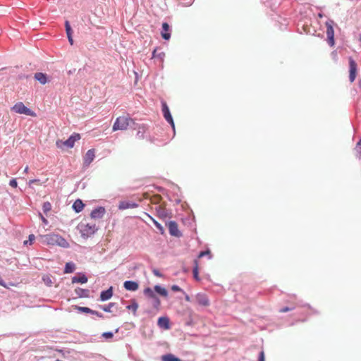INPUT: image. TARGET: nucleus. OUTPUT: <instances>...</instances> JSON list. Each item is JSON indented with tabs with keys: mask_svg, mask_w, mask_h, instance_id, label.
I'll return each mask as SVG.
<instances>
[{
	"mask_svg": "<svg viewBox=\"0 0 361 361\" xmlns=\"http://www.w3.org/2000/svg\"><path fill=\"white\" fill-rule=\"evenodd\" d=\"M170 27L169 25L167 23H162V31H161V37L166 39L169 40L171 37V33H170Z\"/></svg>",
	"mask_w": 361,
	"mask_h": 361,
	"instance_id": "nucleus-14",
	"label": "nucleus"
},
{
	"mask_svg": "<svg viewBox=\"0 0 361 361\" xmlns=\"http://www.w3.org/2000/svg\"><path fill=\"white\" fill-rule=\"evenodd\" d=\"M326 36L329 37H334V27L331 25V22H326Z\"/></svg>",
	"mask_w": 361,
	"mask_h": 361,
	"instance_id": "nucleus-20",
	"label": "nucleus"
},
{
	"mask_svg": "<svg viewBox=\"0 0 361 361\" xmlns=\"http://www.w3.org/2000/svg\"><path fill=\"white\" fill-rule=\"evenodd\" d=\"M35 239V235H33V234H30V235H29V237H28V240H25V241L23 242V244H24L25 245H27V244H29V245H32V244L33 243V242H34Z\"/></svg>",
	"mask_w": 361,
	"mask_h": 361,
	"instance_id": "nucleus-31",
	"label": "nucleus"
},
{
	"mask_svg": "<svg viewBox=\"0 0 361 361\" xmlns=\"http://www.w3.org/2000/svg\"><path fill=\"white\" fill-rule=\"evenodd\" d=\"M127 308L128 310H132L133 312V313L135 314L137 310V308H138V305L136 302L133 301L131 305L127 306Z\"/></svg>",
	"mask_w": 361,
	"mask_h": 361,
	"instance_id": "nucleus-28",
	"label": "nucleus"
},
{
	"mask_svg": "<svg viewBox=\"0 0 361 361\" xmlns=\"http://www.w3.org/2000/svg\"><path fill=\"white\" fill-rule=\"evenodd\" d=\"M33 183H37L38 185H42V183H40V180H39V179L30 180L29 182H28L29 186H31Z\"/></svg>",
	"mask_w": 361,
	"mask_h": 361,
	"instance_id": "nucleus-36",
	"label": "nucleus"
},
{
	"mask_svg": "<svg viewBox=\"0 0 361 361\" xmlns=\"http://www.w3.org/2000/svg\"><path fill=\"white\" fill-rule=\"evenodd\" d=\"M168 228L169 233L176 237H180L181 236V233L180 232L178 229V224L176 221H169L168 224Z\"/></svg>",
	"mask_w": 361,
	"mask_h": 361,
	"instance_id": "nucleus-7",
	"label": "nucleus"
},
{
	"mask_svg": "<svg viewBox=\"0 0 361 361\" xmlns=\"http://www.w3.org/2000/svg\"><path fill=\"white\" fill-rule=\"evenodd\" d=\"M87 281V278L82 275L81 276H74L72 279V282L74 283H85Z\"/></svg>",
	"mask_w": 361,
	"mask_h": 361,
	"instance_id": "nucleus-24",
	"label": "nucleus"
},
{
	"mask_svg": "<svg viewBox=\"0 0 361 361\" xmlns=\"http://www.w3.org/2000/svg\"><path fill=\"white\" fill-rule=\"evenodd\" d=\"M319 18H322V15L321 13L319 14Z\"/></svg>",
	"mask_w": 361,
	"mask_h": 361,
	"instance_id": "nucleus-52",
	"label": "nucleus"
},
{
	"mask_svg": "<svg viewBox=\"0 0 361 361\" xmlns=\"http://www.w3.org/2000/svg\"><path fill=\"white\" fill-rule=\"evenodd\" d=\"M152 300H153V302H152L153 307L156 310H159L160 305H161V301H160L159 298L156 295V298H153Z\"/></svg>",
	"mask_w": 361,
	"mask_h": 361,
	"instance_id": "nucleus-29",
	"label": "nucleus"
},
{
	"mask_svg": "<svg viewBox=\"0 0 361 361\" xmlns=\"http://www.w3.org/2000/svg\"><path fill=\"white\" fill-rule=\"evenodd\" d=\"M51 205L50 202H44V204L42 205V209L44 213H47L48 212H49L51 210Z\"/></svg>",
	"mask_w": 361,
	"mask_h": 361,
	"instance_id": "nucleus-30",
	"label": "nucleus"
},
{
	"mask_svg": "<svg viewBox=\"0 0 361 361\" xmlns=\"http://www.w3.org/2000/svg\"><path fill=\"white\" fill-rule=\"evenodd\" d=\"M356 149L357 150H359L360 154H361V139L357 143Z\"/></svg>",
	"mask_w": 361,
	"mask_h": 361,
	"instance_id": "nucleus-47",
	"label": "nucleus"
},
{
	"mask_svg": "<svg viewBox=\"0 0 361 361\" xmlns=\"http://www.w3.org/2000/svg\"><path fill=\"white\" fill-rule=\"evenodd\" d=\"M155 51H156V50H154V51H153V56H154Z\"/></svg>",
	"mask_w": 361,
	"mask_h": 361,
	"instance_id": "nucleus-53",
	"label": "nucleus"
},
{
	"mask_svg": "<svg viewBox=\"0 0 361 361\" xmlns=\"http://www.w3.org/2000/svg\"><path fill=\"white\" fill-rule=\"evenodd\" d=\"M67 37H68V41H69L70 44L72 45L73 44V37H72V35H67Z\"/></svg>",
	"mask_w": 361,
	"mask_h": 361,
	"instance_id": "nucleus-48",
	"label": "nucleus"
},
{
	"mask_svg": "<svg viewBox=\"0 0 361 361\" xmlns=\"http://www.w3.org/2000/svg\"><path fill=\"white\" fill-rule=\"evenodd\" d=\"M35 78L41 84L44 85L47 82V75L42 73H37L35 74Z\"/></svg>",
	"mask_w": 361,
	"mask_h": 361,
	"instance_id": "nucleus-18",
	"label": "nucleus"
},
{
	"mask_svg": "<svg viewBox=\"0 0 361 361\" xmlns=\"http://www.w3.org/2000/svg\"><path fill=\"white\" fill-rule=\"evenodd\" d=\"M206 255H208L209 257L211 258V257H212L211 252L209 250L202 251L199 254L198 257L201 258Z\"/></svg>",
	"mask_w": 361,
	"mask_h": 361,
	"instance_id": "nucleus-35",
	"label": "nucleus"
},
{
	"mask_svg": "<svg viewBox=\"0 0 361 361\" xmlns=\"http://www.w3.org/2000/svg\"><path fill=\"white\" fill-rule=\"evenodd\" d=\"M162 112L164 118L171 125L172 128H174V122L173 118L170 113L169 109L165 102L162 103Z\"/></svg>",
	"mask_w": 361,
	"mask_h": 361,
	"instance_id": "nucleus-8",
	"label": "nucleus"
},
{
	"mask_svg": "<svg viewBox=\"0 0 361 361\" xmlns=\"http://www.w3.org/2000/svg\"><path fill=\"white\" fill-rule=\"evenodd\" d=\"M113 333L111 332H104L102 334V336L106 339L111 338L113 337Z\"/></svg>",
	"mask_w": 361,
	"mask_h": 361,
	"instance_id": "nucleus-37",
	"label": "nucleus"
},
{
	"mask_svg": "<svg viewBox=\"0 0 361 361\" xmlns=\"http://www.w3.org/2000/svg\"><path fill=\"white\" fill-rule=\"evenodd\" d=\"M95 157V151L94 149H89L84 157V164L89 166Z\"/></svg>",
	"mask_w": 361,
	"mask_h": 361,
	"instance_id": "nucleus-11",
	"label": "nucleus"
},
{
	"mask_svg": "<svg viewBox=\"0 0 361 361\" xmlns=\"http://www.w3.org/2000/svg\"><path fill=\"white\" fill-rule=\"evenodd\" d=\"M39 216L41 220L42 221V222L44 224H48L47 219L41 213H39Z\"/></svg>",
	"mask_w": 361,
	"mask_h": 361,
	"instance_id": "nucleus-44",
	"label": "nucleus"
},
{
	"mask_svg": "<svg viewBox=\"0 0 361 361\" xmlns=\"http://www.w3.org/2000/svg\"><path fill=\"white\" fill-rule=\"evenodd\" d=\"M105 214L104 207H99L93 209L90 214V216L93 219H101Z\"/></svg>",
	"mask_w": 361,
	"mask_h": 361,
	"instance_id": "nucleus-10",
	"label": "nucleus"
},
{
	"mask_svg": "<svg viewBox=\"0 0 361 361\" xmlns=\"http://www.w3.org/2000/svg\"><path fill=\"white\" fill-rule=\"evenodd\" d=\"M138 207V204L135 202H129L126 201H122L119 202L118 209L121 210L127 209H133Z\"/></svg>",
	"mask_w": 361,
	"mask_h": 361,
	"instance_id": "nucleus-15",
	"label": "nucleus"
},
{
	"mask_svg": "<svg viewBox=\"0 0 361 361\" xmlns=\"http://www.w3.org/2000/svg\"><path fill=\"white\" fill-rule=\"evenodd\" d=\"M9 185L12 188H16L18 186L16 180L15 178L11 179L9 182Z\"/></svg>",
	"mask_w": 361,
	"mask_h": 361,
	"instance_id": "nucleus-39",
	"label": "nucleus"
},
{
	"mask_svg": "<svg viewBox=\"0 0 361 361\" xmlns=\"http://www.w3.org/2000/svg\"><path fill=\"white\" fill-rule=\"evenodd\" d=\"M29 171V166H26L25 168L24 169V173H27Z\"/></svg>",
	"mask_w": 361,
	"mask_h": 361,
	"instance_id": "nucleus-51",
	"label": "nucleus"
},
{
	"mask_svg": "<svg viewBox=\"0 0 361 361\" xmlns=\"http://www.w3.org/2000/svg\"><path fill=\"white\" fill-rule=\"evenodd\" d=\"M144 293L149 298H155L156 295L150 288H147L144 290Z\"/></svg>",
	"mask_w": 361,
	"mask_h": 361,
	"instance_id": "nucleus-26",
	"label": "nucleus"
},
{
	"mask_svg": "<svg viewBox=\"0 0 361 361\" xmlns=\"http://www.w3.org/2000/svg\"><path fill=\"white\" fill-rule=\"evenodd\" d=\"M357 63L352 57L349 58V79L353 82L356 78Z\"/></svg>",
	"mask_w": 361,
	"mask_h": 361,
	"instance_id": "nucleus-6",
	"label": "nucleus"
},
{
	"mask_svg": "<svg viewBox=\"0 0 361 361\" xmlns=\"http://www.w3.org/2000/svg\"><path fill=\"white\" fill-rule=\"evenodd\" d=\"M157 213L160 218H166L167 216V212L164 207L159 205L156 208Z\"/></svg>",
	"mask_w": 361,
	"mask_h": 361,
	"instance_id": "nucleus-19",
	"label": "nucleus"
},
{
	"mask_svg": "<svg viewBox=\"0 0 361 361\" xmlns=\"http://www.w3.org/2000/svg\"><path fill=\"white\" fill-rule=\"evenodd\" d=\"M75 266L72 262H67L65 266L64 273L69 274L73 273L75 270Z\"/></svg>",
	"mask_w": 361,
	"mask_h": 361,
	"instance_id": "nucleus-23",
	"label": "nucleus"
},
{
	"mask_svg": "<svg viewBox=\"0 0 361 361\" xmlns=\"http://www.w3.org/2000/svg\"><path fill=\"white\" fill-rule=\"evenodd\" d=\"M82 291H83V292H88L87 290H82Z\"/></svg>",
	"mask_w": 361,
	"mask_h": 361,
	"instance_id": "nucleus-54",
	"label": "nucleus"
},
{
	"mask_svg": "<svg viewBox=\"0 0 361 361\" xmlns=\"http://www.w3.org/2000/svg\"><path fill=\"white\" fill-rule=\"evenodd\" d=\"M171 290L173 291H181L182 290L181 288L179 286H176V285H173L171 286Z\"/></svg>",
	"mask_w": 361,
	"mask_h": 361,
	"instance_id": "nucleus-43",
	"label": "nucleus"
},
{
	"mask_svg": "<svg viewBox=\"0 0 361 361\" xmlns=\"http://www.w3.org/2000/svg\"><path fill=\"white\" fill-rule=\"evenodd\" d=\"M78 309L80 311H81L82 312H85V313H91V312H92V310H91L89 307H78Z\"/></svg>",
	"mask_w": 361,
	"mask_h": 361,
	"instance_id": "nucleus-34",
	"label": "nucleus"
},
{
	"mask_svg": "<svg viewBox=\"0 0 361 361\" xmlns=\"http://www.w3.org/2000/svg\"><path fill=\"white\" fill-rule=\"evenodd\" d=\"M0 285L4 286V287H6V284L4 283V280L1 279V277L0 276Z\"/></svg>",
	"mask_w": 361,
	"mask_h": 361,
	"instance_id": "nucleus-49",
	"label": "nucleus"
},
{
	"mask_svg": "<svg viewBox=\"0 0 361 361\" xmlns=\"http://www.w3.org/2000/svg\"><path fill=\"white\" fill-rule=\"evenodd\" d=\"M153 273L154 274V275H156L157 276H161L159 272L157 270H154Z\"/></svg>",
	"mask_w": 361,
	"mask_h": 361,
	"instance_id": "nucleus-50",
	"label": "nucleus"
},
{
	"mask_svg": "<svg viewBox=\"0 0 361 361\" xmlns=\"http://www.w3.org/2000/svg\"><path fill=\"white\" fill-rule=\"evenodd\" d=\"M78 228L80 231L81 235L85 238L91 236L97 231L96 224L94 222H90L87 220L82 221L78 224Z\"/></svg>",
	"mask_w": 361,
	"mask_h": 361,
	"instance_id": "nucleus-2",
	"label": "nucleus"
},
{
	"mask_svg": "<svg viewBox=\"0 0 361 361\" xmlns=\"http://www.w3.org/2000/svg\"><path fill=\"white\" fill-rule=\"evenodd\" d=\"M115 305L114 302H110L107 305L101 306V309L106 312H111V308Z\"/></svg>",
	"mask_w": 361,
	"mask_h": 361,
	"instance_id": "nucleus-27",
	"label": "nucleus"
},
{
	"mask_svg": "<svg viewBox=\"0 0 361 361\" xmlns=\"http://www.w3.org/2000/svg\"><path fill=\"white\" fill-rule=\"evenodd\" d=\"M196 302L202 306L207 307L209 305L208 297L204 293H198L195 296Z\"/></svg>",
	"mask_w": 361,
	"mask_h": 361,
	"instance_id": "nucleus-9",
	"label": "nucleus"
},
{
	"mask_svg": "<svg viewBox=\"0 0 361 361\" xmlns=\"http://www.w3.org/2000/svg\"><path fill=\"white\" fill-rule=\"evenodd\" d=\"M145 131V127L144 126H140L138 127L137 135L140 138L143 137V133Z\"/></svg>",
	"mask_w": 361,
	"mask_h": 361,
	"instance_id": "nucleus-32",
	"label": "nucleus"
},
{
	"mask_svg": "<svg viewBox=\"0 0 361 361\" xmlns=\"http://www.w3.org/2000/svg\"><path fill=\"white\" fill-rule=\"evenodd\" d=\"M161 361H181L172 354L164 355L161 357Z\"/></svg>",
	"mask_w": 361,
	"mask_h": 361,
	"instance_id": "nucleus-21",
	"label": "nucleus"
},
{
	"mask_svg": "<svg viewBox=\"0 0 361 361\" xmlns=\"http://www.w3.org/2000/svg\"><path fill=\"white\" fill-rule=\"evenodd\" d=\"M84 207L85 204L80 199L76 200L73 204V208L77 213L80 212L83 209Z\"/></svg>",
	"mask_w": 361,
	"mask_h": 361,
	"instance_id": "nucleus-17",
	"label": "nucleus"
},
{
	"mask_svg": "<svg viewBox=\"0 0 361 361\" xmlns=\"http://www.w3.org/2000/svg\"><path fill=\"white\" fill-rule=\"evenodd\" d=\"M124 288L130 291H135L138 289L139 285L137 282L133 281H126L123 283Z\"/></svg>",
	"mask_w": 361,
	"mask_h": 361,
	"instance_id": "nucleus-13",
	"label": "nucleus"
},
{
	"mask_svg": "<svg viewBox=\"0 0 361 361\" xmlns=\"http://www.w3.org/2000/svg\"><path fill=\"white\" fill-rule=\"evenodd\" d=\"M154 290L159 295L164 296V297H166L168 295L167 290L164 288H163L159 285H156L154 286Z\"/></svg>",
	"mask_w": 361,
	"mask_h": 361,
	"instance_id": "nucleus-22",
	"label": "nucleus"
},
{
	"mask_svg": "<svg viewBox=\"0 0 361 361\" xmlns=\"http://www.w3.org/2000/svg\"><path fill=\"white\" fill-rule=\"evenodd\" d=\"M258 361H264V353L263 351L259 353Z\"/></svg>",
	"mask_w": 361,
	"mask_h": 361,
	"instance_id": "nucleus-45",
	"label": "nucleus"
},
{
	"mask_svg": "<svg viewBox=\"0 0 361 361\" xmlns=\"http://www.w3.org/2000/svg\"><path fill=\"white\" fill-rule=\"evenodd\" d=\"M80 139V135L79 133H73L70 136V137L66 141H63L61 140H58L56 142V145L58 148L64 149L66 148H72L74 147L75 142Z\"/></svg>",
	"mask_w": 361,
	"mask_h": 361,
	"instance_id": "nucleus-4",
	"label": "nucleus"
},
{
	"mask_svg": "<svg viewBox=\"0 0 361 361\" xmlns=\"http://www.w3.org/2000/svg\"><path fill=\"white\" fill-rule=\"evenodd\" d=\"M157 324L160 328L165 330L170 329L169 319L166 317H161L158 319Z\"/></svg>",
	"mask_w": 361,
	"mask_h": 361,
	"instance_id": "nucleus-12",
	"label": "nucleus"
},
{
	"mask_svg": "<svg viewBox=\"0 0 361 361\" xmlns=\"http://www.w3.org/2000/svg\"><path fill=\"white\" fill-rule=\"evenodd\" d=\"M90 314H94V315H96V316H97V317H101V318H102V317H103L102 314H101V313H99V312L95 311V310H92V312H91Z\"/></svg>",
	"mask_w": 361,
	"mask_h": 361,
	"instance_id": "nucleus-46",
	"label": "nucleus"
},
{
	"mask_svg": "<svg viewBox=\"0 0 361 361\" xmlns=\"http://www.w3.org/2000/svg\"><path fill=\"white\" fill-rule=\"evenodd\" d=\"M43 281L48 285H51L52 283L51 280L50 279L49 276H44Z\"/></svg>",
	"mask_w": 361,
	"mask_h": 361,
	"instance_id": "nucleus-41",
	"label": "nucleus"
},
{
	"mask_svg": "<svg viewBox=\"0 0 361 361\" xmlns=\"http://www.w3.org/2000/svg\"><path fill=\"white\" fill-rule=\"evenodd\" d=\"M113 295V288L110 287L106 290L102 291L100 294V300L102 301H106L109 300Z\"/></svg>",
	"mask_w": 361,
	"mask_h": 361,
	"instance_id": "nucleus-16",
	"label": "nucleus"
},
{
	"mask_svg": "<svg viewBox=\"0 0 361 361\" xmlns=\"http://www.w3.org/2000/svg\"><path fill=\"white\" fill-rule=\"evenodd\" d=\"M39 238L41 242L48 245H59L62 247H68V242L62 236L55 234L49 233L47 235H40Z\"/></svg>",
	"mask_w": 361,
	"mask_h": 361,
	"instance_id": "nucleus-1",
	"label": "nucleus"
},
{
	"mask_svg": "<svg viewBox=\"0 0 361 361\" xmlns=\"http://www.w3.org/2000/svg\"><path fill=\"white\" fill-rule=\"evenodd\" d=\"M294 308H295L294 307H286L281 309L280 312L284 313V312H286L288 311H291V310H294Z\"/></svg>",
	"mask_w": 361,
	"mask_h": 361,
	"instance_id": "nucleus-38",
	"label": "nucleus"
},
{
	"mask_svg": "<svg viewBox=\"0 0 361 361\" xmlns=\"http://www.w3.org/2000/svg\"><path fill=\"white\" fill-rule=\"evenodd\" d=\"M152 221H153V222H154V225L156 226V227H157V228H159V230H162V228H162L161 225L159 223H158L157 221H155L154 219H153L152 218Z\"/></svg>",
	"mask_w": 361,
	"mask_h": 361,
	"instance_id": "nucleus-42",
	"label": "nucleus"
},
{
	"mask_svg": "<svg viewBox=\"0 0 361 361\" xmlns=\"http://www.w3.org/2000/svg\"><path fill=\"white\" fill-rule=\"evenodd\" d=\"M194 264H195V267L193 269V276L197 281H199L200 277H199V273H198V262L197 259H195L194 261Z\"/></svg>",
	"mask_w": 361,
	"mask_h": 361,
	"instance_id": "nucleus-25",
	"label": "nucleus"
},
{
	"mask_svg": "<svg viewBox=\"0 0 361 361\" xmlns=\"http://www.w3.org/2000/svg\"><path fill=\"white\" fill-rule=\"evenodd\" d=\"M327 41L331 47H333L334 45V37H327Z\"/></svg>",
	"mask_w": 361,
	"mask_h": 361,
	"instance_id": "nucleus-40",
	"label": "nucleus"
},
{
	"mask_svg": "<svg viewBox=\"0 0 361 361\" xmlns=\"http://www.w3.org/2000/svg\"><path fill=\"white\" fill-rule=\"evenodd\" d=\"M133 121L128 116H119L113 125V131L125 130Z\"/></svg>",
	"mask_w": 361,
	"mask_h": 361,
	"instance_id": "nucleus-3",
	"label": "nucleus"
},
{
	"mask_svg": "<svg viewBox=\"0 0 361 361\" xmlns=\"http://www.w3.org/2000/svg\"><path fill=\"white\" fill-rule=\"evenodd\" d=\"M65 27L67 35H72V30L68 20L65 22Z\"/></svg>",
	"mask_w": 361,
	"mask_h": 361,
	"instance_id": "nucleus-33",
	"label": "nucleus"
},
{
	"mask_svg": "<svg viewBox=\"0 0 361 361\" xmlns=\"http://www.w3.org/2000/svg\"><path fill=\"white\" fill-rule=\"evenodd\" d=\"M13 111L19 114L36 116V114L31 109L24 105L23 102L16 103L11 109Z\"/></svg>",
	"mask_w": 361,
	"mask_h": 361,
	"instance_id": "nucleus-5",
	"label": "nucleus"
},
{
	"mask_svg": "<svg viewBox=\"0 0 361 361\" xmlns=\"http://www.w3.org/2000/svg\"><path fill=\"white\" fill-rule=\"evenodd\" d=\"M359 39L361 42V35H360Z\"/></svg>",
	"mask_w": 361,
	"mask_h": 361,
	"instance_id": "nucleus-55",
	"label": "nucleus"
}]
</instances>
